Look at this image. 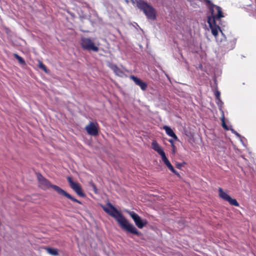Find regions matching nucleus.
Returning a JSON list of instances; mask_svg holds the SVG:
<instances>
[{
    "instance_id": "f257e3e1",
    "label": "nucleus",
    "mask_w": 256,
    "mask_h": 256,
    "mask_svg": "<svg viewBox=\"0 0 256 256\" xmlns=\"http://www.w3.org/2000/svg\"><path fill=\"white\" fill-rule=\"evenodd\" d=\"M108 208L104 206H102L104 210L113 217L122 230L136 236L140 235V233L137 228L132 224L129 223L122 213L112 204L108 202Z\"/></svg>"
},
{
    "instance_id": "f03ea898",
    "label": "nucleus",
    "mask_w": 256,
    "mask_h": 256,
    "mask_svg": "<svg viewBox=\"0 0 256 256\" xmlns=\"http://www.w3.org/2000/svg\"><path fill=\"white\" fill-rule=\"evenodd\" d=\"M208 3L210 14L208 16L207 22L212 34L216 37L219 31L223 34L222 31L220 26V18L223 17V14L220 7L213 4L210 1Z\"/></svg>"
},
{
    "instance_id": "7ed1b4c3",
    "label": "nucleus",
    "mask_w": 256,
    "mask_h": 256,
    "mask_svg": "<svg viewBox=\"0 0 256 256\" xmlns=\"http://www.w3.org/2000/svg\"><path fill=\"white\" fill-rule=\"evenodd\" d=\"M36 176L39 184V186L42 189L44 190H46L50 188H52L58 194L64 196L68 198L70 200L72 201L77 202L80 204H82L80 201L72 196L66 192L61 188L60 187L56 185L52 184L48 180L44 178L40 174L38 173L36 174Z\"/></svg>"
},
{
    "instance_id": "20e7f679",
    "label": "nucleus",
    "mask_w": 256,
    "mask_h": 256,
    "mask_svg": "<svg viewBox=\"0 0 256 256\" xmlns=\"http://www.w3.org/2000/svg\"><path fill=\"white\" fill-rule=\"evenodd\" d=\"M136 6L145 14L148 19H156V10L150 4L143 0H135Z\"/></svg>"
},
{
    "instance_id": "39448f33",
    "label": "nucleus",
    "mask_w": 256,
    "mask_h": 256,
    "mask_svg": "<svg viewBox=\"0 0 256 256\" xmlns=\"http://www.w3.org/2000/svg\"><path fill=\"white\" fill-rule=\"evenodd\" d=\"M80 46L83 50L98 52V48L95 46L94 42L90 38L82 37L80 40Z\"/></svg>"
},
{
    "instance_id": "423d86ee",
    "label": "nucleus",
    "mask_w": 256,
    "mask_h": 256,
    "mask_svg": "<svg viewBox=\"0 0 256 256\" xmlns=\"http://www.w3.org/2000/svg\"><path fill=\"white\" fill-rule=\"evenodd\" d=\"M127 213L134 220L136 225L139 228H142L148 223L146 220H142L140 217L134 211L127 210Z\"/></svg>"
},
{
    "instance_id": "0eeeda50",
    "label": "nucleus",
    "mask_w": 256,
    "mask_h": 256,
    "mask_svg": "<svg viewBox=\"0 0 256 256\" xmlns=\"http://www.w3.org/2000/svg\"><path fill=\"white\" fill-rule=\"evenodd\" d=\"M70 188L75 192L79 196L81 197H85L86 194L83 192L82 187L80 184L72 180V178L70 176H68L66 178Z\"/></svg>"
},
{
    "instance_id": "6e6552de",
    "label": "nucleus",
    "mask_w": 256,
    "mask_h": 256,
    "mask_svg": "<svg viewBox=\"0 0 256 256\" xmlns=\"http://www.w3.org/2000/svg\"><path fill=\"white\" fill-rule=\"evenodd\" d=\"M85 130L89 135L95 136L98 134L99 127L97 122H90L86 126Z\"/></svg>"
},
{
    "instance_id": "1a4fd4ad",
    "label": "nucleus",
    "mask_w": 256,
    "mask_h": 256,
    "mask_svg": "<svg viewBox=\"0 0 256 256\" xmlns=\"http://www.w3.org/2000/svg\"><path fill=\"white\" fill-rule=\"evenodd\" d=\"M130 78L133 80L135 84L138 86L142 90H145L148 87L147 84L142 80L140 78L134 76H130Z\"/></svg>"
},
{
    "instance_id": "9d476101",
    "label": "nucleus",
    "mask_w": 256,
    "mask_h": 256,
    "mask_svg": "<svg viewBox=\"0 0 256 256\" xmlns=\"http://www.w3.org/2000/svg\"><path fill=\"white\" fill-rule=\"evenodd\" d=\"M108 67L113 70L117 76L122 77L124 75V72L116 64H109Z\"/></svg>"
},
{
    "instance_id": "9b49d317",
    "label": "nucleus",
    "mask_w": 256,
    "mask_h": 256,
    "mask_svg": "<svg viewBox=\"0 0 256 256\" xmlns=\"http://www.w3.org/2000/svg\"><path fill=\"white\" fill-rule=\"evenodd\" d=\"M225 40L226 42V44H225V46H226V48L228 50H232L234 48L236 44V40L234 38L228 40L225 37Z\"/></svg>"
},
{
    "instance_id": "f8f14e48",
    "label": "nucleus",
    "mask_w": 256,
    "mask_h": 256,
    "mask_svg": "<svg viewBox=\"0 0 256 256\" xmlns=\"http://www.w3.org/2000/svg\"><path fill=\"white\" fill-rule=\"evenodd\" d=\"M163 128L165 130L166 134L168 136L172 137L176 140H178V136L168 126H164Z\"/></svg>"
},
{
    "instance_id": "ddd939ff",
    "label": "nucleus",
    "mask_w": 256,
    "mask_h": 256,
    "mask_svg": "<svg viewBox=\"0 0 256 256\" xmlns=\"http://www.w3.org/2000/svg\"><path fill=\"white\" fill-rule=\"evenodd\" d=\"M152 149L156 151L160 155L164 152L162 147L156 140L152 141Z\"/></svg>"
},
{
    "instance_id": "4468645a",
    "label": "nucleus",
    "mask_w": 256,
    "mask_h": 256,
    "mask_svg": "<svg viewBox=\"0 0 256 256\" xmlns=\"http://www.w3.org/2000/svg\"><path fill=\"white\" fill-rule=\"evenodd\" d=\"M225 200L228 201L232 206H239L240 204L235 198H232L229 195L225 194Z\"/></svg>"
},
{
    "instance_id": "2eb2a0df",
    "label": "nucleus",
    "mask_w": 256,
    "mask_h": 256,
    "mask_svg": "<svg viewBox=\"0 0 256 256\" xmlns=\"http://www.w3.org/2000/svg\"><path fill=\"white\" fill-rule=\"evenodd\" d=\"M44 249L46 252L54 256H57L58 255V250L56 248H53L50 247H46Z\"/></svg>"
},
{
    "instance_id": "dca6fc26",
    "label": "nucleus",
    "mask_w": 256,
    "mask_h": 256,
    "mask_svg": "<svg viewBox=\"0 0 256 256\" xmlns=\"http://www.w3.org/2000/svg\"><path fill=\"white\" fill-rule=\"evenodd\" d=\"M165 164L173 173L176 176H180V174L174 170L170 161L166 163Z\"/></svg>"
},
{
    "instance_id": "f3484780",
    "label": "nucleus",
    "mask_w": 256,
    "mask_h": 256,
    "mask_svg": "<svg viewBox=\"0 0 256 256\" xmlns=\"http://www.w3.org/2000/svg\"><path fill=\"white\" fill-rule=\"evenodd\" d=\"M14 56L18 61L20 64L22 65L26 64V62L22 57L20 56L17 54H14Z\"/></svg>"
},
{
    "instance_id": "a211bd4d",
    "label": "nucleus",
    "mask_w": 256,
    "mask_h": 256,
    "mask_svg": "<svg viewBox=\"0 0 256 256\" xmlns=\"http://www.w3.org/2000/svg\"><path fill=\"white\" fill-rule=\"evenodd\" d=\"M39 68L44 70L46 72H48V69L46 66L42 62H39Z\"/></svg>"
},
{
    "instance_id": "6ab92c4d",
    "label": "nucleus",
    "mask_w": 256,
    "mask_h": 256,
    "mask_svg": "<svg viewBox=\"0 0 256 256\" xmlns=\"http://www.w3.org/2000/svg\"><path fill=\"white\" fill-rule=\"evenodd\" d=\"M160 156H162V160L164 163V164L169 161L168 158H166L164 152L160 154Z\"/></svg>"
},
{
    "instance_id": "aec40b11",
    "label": "nucleus",
    "mask_w": 256,
    "mask_h": 256,
    "mask_svg": "<svg viewBox=\"0 0 256 256\" xmlns=\"http://www.w3.org/2000/svg\"><path fill=\"white\" fill-rule=\"evenodd\" d=\"M90 186H92V189H93V190H94V192L95 194H98V189L96 188V184L94 182H91L90 183Z\"/></svg>"
},
{
    "instance_id": "412c9836",
    "label": "nucleus",
    "mask_w": 256,
    "mask_h": 256,
    "mask_svg": "<svg viewBox=\"0 0 256 256\" xmlns=\"http://www.w3.org/2000/svg\"><path fill=\"white\" fill-rule=\"evenodd\" d=\"M222 116L220 118L221 126H222L223 128H224V112L222 110Z\"/></svg>"
},
{
    "instance_id": "4be33fe9",
    "label": "nucleus",
    "mask_w": 256,
    "mask_h": 256,
    "mask_svg": "<svg viewBox=\"0 0 256 256\" xmlns=\"http://www.w3.org/2000/svg\"><path fill=\"white\" fill-rule=\"evenodd\" d=\"M219 192H220V196L222 198V199H224V192H223L222 189L220 188H219Z\"/></svg>"
},
{
    "instance_id": "5701e85b",
    "label": "nucleus",
    "mask_w": 256,
    "mask_h": 256,
    "mask_svg": "<svg viewBox=\"0 0 256 256\" xmlns=\"http://www.w3.org/2000/svg\"><path fill=\"white\" fill-rule=\"evenodd\" d=\"M215 96H216V98L217 100H219L220 99V92L218 91H216V94H215Z\"/></svg>"
},
{
    "instance_id": "b1692460",
    "label": "nucleus",
    "mask_w": 256,
    "mask_h": 256,
    "mask_svg": "<svg viewBox=\"0 0 256 256\" xmlns=\"http://www.w3.org/2000/svg\"><path fill=\"white\" fill-rule=\"evenodd\" d=\"M169 142L171 144L172 147H174V140L170 139L168 140Z\"/></svg>"
},
{
    "instance_id": "393cba45",
    "label": "nucleus",
    "mask_w": 256,
    "mask_h": 256,
    "mask_svg": "<svg viewBox=\"0 0 256 256\" xmlns=\"http://www.w3.org/2000/svg\"><path fill=\"white\" fill-rule=\"evenodd\" d=\"M182 166V164H181L178 163V164H176V168H179V169Z\"/></svg>"
},
{
    "instance_id": "a878e982",
    "label": "nucleus",
    "mask_w": 256,
    "mask_h": 256,
    "mask_svg": "<svg viewBox=\"0 0 256 256\" xmlns=\"http://www.w3.org/2000/svg\"><path fill=\"white\" fill-rule=\"evenodd\" d=\"M172 152L174 154L176 152V150L175 146L174 145V147H172Z\"/></svg>"
},
{
    "instance_id": "bb28decb",
    "label": "nucleus",
    "mask_w": 256,
    "mask_h": 256,
    "mask_svg": "<svg viewBox=\"0 0 256 256\" xmlns=\"http://www.w3.org/2000/svg\"><path fill=\"white\" fill-rule=\"evenodd\" d=\"M228 130V126L225 123V130Z\"/></svg>"
}]
</instances>
